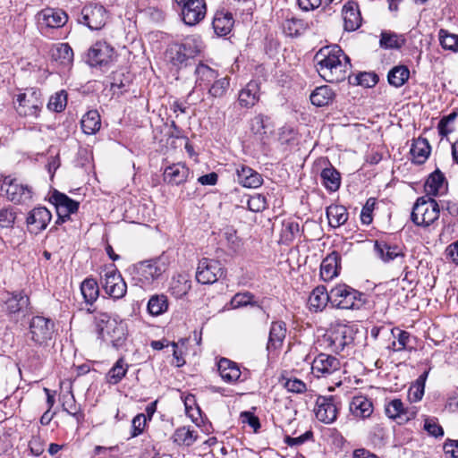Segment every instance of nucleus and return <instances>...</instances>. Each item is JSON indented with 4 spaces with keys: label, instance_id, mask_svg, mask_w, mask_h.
<instances>
[{
    "label": "nucleus",
    "instance_id": "obj_1",
    "mask_svg": "<svg viewBox=\"0 0 458 458\" xmlns=\"http://www.w3.org/2000/svg\"><path fill=\"white\" fill-rule=\"evenodd\" d=\"M314 61L319 76L331 83L344 81L352 67L349 56L337 45L320 48Z\"/></svg>",
    "mask_w": 458,
    "mask_h": 458
},
{
    "label": "nucleus",
    "instance_id": "obj_2",
    "mask_svg": "<svg viewBox=\"0 0 458 458\" xmlns=\"http://www.w3.org/2000/svg\"><path fill=\"white\" fill-rule=\"evenodd\" d=\"M166 269L167 264L159 258L134 264L127 271L135 285L148 288L162 276Z\"/></svg>",
    "mask_w": 458,
    "mask_h": 458
},
{
    "label": "nucleus",
    "instance_id": "obj_3",
    "mask_svg": "<svg viewBox=\"0 0 458 458\" xmlns=\"http://www.w3.org/2000/svg\"><path fill=\"white\" fill-rule=\"evenodd\" d=\"M353 342V330L347 325L331 326L318 340L319 347L334 352H340Z\"/></svg>",
    "mask_w": 458,
    "mask_h": 458
},
{
    "label": "nucleus",
    "instance_id": "obj_4",
    "mask_svg": "<svg viewBox=\"0 0 458 458\" xmlns=\"http://www.w3.org/2000/svg\"><path fill=\"white\" fill-rule=\"evenodd\" d=\"M98 336L107 344L119 348L126 340V327L123 321L112 318L107 314H101L98 318Z\"/></svg>",
    "mask_w": 458,
    "mask_h": 458
},
{
    "label": "nucleus",
    "instance_id": "obj_5",
    "mask_svg": "<svg viewBox=\"0 0 458 458\" xmlns=\"http://www.w3.org/2000/svg\"><path fill=\"white\" fill-rule=\"evenodd\" d=\"M362 294L347 284H337L330 290L331 305L337 309L354 310L362 305Z\"/></svg>",
    "mask_w": 458,
    "mask_h": 458
},
{
    "label": "nucleus",
    "instance_id": "obj_6",
    "mask_svg": "<svg viewBox=\"0 0 458 458\" xmlns=\"http://www.w3.org/2000/svg\"><path fill=\"white\" fill-rule=\"evenodd\" d=\"M40 90L30 89L16 96L14 106L20 115L38 117L43 106Z\"/></svg>",
    "mask_w": 458,
    "mask_h": 458
},
{
    "label": "nucleus",
    "instance_id": "obj_7",
    "mask_svg": "<svg viewBox=\"0 0 458 458\" xmlns=\"http://www.w3.org/2000/svg\"><path fill=\"white\" fill-rule=\"evenodd\" d=\"M439 212V206L435 199L420 198L412 208L411 220L417 225L427 227L438 219Z\"/></svg>",
    "mask_w": 458,
    "mask_h": 458
},
{
    "label": "nucleus",
    "instance_id": "obj_8",
    "mask_svg": "<svg viewBox=\"0 0 458 458\" xmlns=\"http://www.w3.org/2000/svg\"><path fill=\"white\" fill-rule=\"evenodd\" d=\"M55 324L50 318L35 316L30 322L29 335L36 345H46L53 337Z\"/></svg>",
    "mask_w": 458,
    "mask_h": 458
},
{
    "label": "nucleus",
    "instance_id": "obj_9",
    "mask_svg": "<svg viewBox=\"0 0 458 458\" xmlns=\"http://www.w3.org/2000/svg\"><path fill=\"white\" fill-rule=\"evenodd\" d=\"M181 11L183 22L189 26L199 23L206 16L205 0H174Z\"/></svg>",
    "mask_w": 458,
    "mask_h": 458
},
{
    "label": "nucleus",
    "instance_id": "obj_10",
    "mask_svg": "<svg viewBox=\"0 0 458 458\" xmlns=\"http://www.w3.org/2000/svg\"><path fill=\"white\" fill-rule=\"evenodd\" d=\"M199 49L196 45V40L193 38H187L182 44H174L166 51V56L169 62L181 68L187 64L190 58L194 57Z\"/></svg>",
    "mask_w": 458,
    "mask_h": 458
},
{
    "label": "nucleus",
    "instance_id": "obj_11",
    "mask_svg": "<svg viewBox=\"0 0 458 458\" xmlns=\"http://www.w3.org/2000/svg\"><path fill=\"white\" fill-rule=\"evenodd\" d=\"M101 284L105 293L114 300L122 299L127 293V284L114 266L106 269Z\"/></svg>",
    "mask_w": 458,
    "mask_h": 458
},
{
    "label": "nucleus",
    "instance_id": "obj_12",
    "mask_svg": "<svg viewBox=\"0 0 458 458\" xmlns=\"http://www.w3.org/2000/svg\"><path fill=\"white\" fill-rule=\"evenodd\" d=\"M224 275L222 264L216 260L208 258L201 259L196 269V280L202 284L216 283Z\"/></svg>",
    "mask_w": 458,
    "mask_h": 458
},
{
    "label": "nucleus",
    "instance_id": "obj_13",
    "mask_svg": "<svg viewBox=\"0 0 458 458\" xmlns=\"http://www.w3.org/2000/svg\"><path fill=\"white\" fill-rule=\"evenodd\" d=\"M1 190L5 192L7 199L13 203H25L32 199L31 188L10 176L4 178Z\"/></svg>",
    "mask_w": 458,
    "mask_h": 458
},
{
    "label": "nucleus",
    "instance_id": "obj_14",
    "mask_svg": "<svg viewBox=\"0 0 458 458\" xmlns=\"http://www.w3.org/2000/svg\"><path fill=\"white\" fill-rule=\"evenodd\" d=\"M107 17L106 10L103 5L90 4L82 8L79 21L92 30H98L105 26Z\"/></svg>",
    "mask_w": 458,
    "mask_h": 458
},
{
    "label": "nucleus",
    "instance_id": "obj_15",
    "mask_svg": "<svg viewBox=\"0 0 458 458\" xmlns=\"http://www.w3.org/2000/svg\"><path fill=\"white\" fill-rule=\"evenodd\" d=\"M50 201L55 205L57 220L56 224L60 225L70 219L71 214L76 213L79 208V202L72 199L64 193L55 191L51 197Z\"/></svg>",
    "mask_w": 458,
    "mask_h": 458
},
{
    "label": "nucleus",
    "instance_id": "obj_16",
    "mask_svg": "<svg viewBox=\"0 0 458 458\" xmlns=\"http://www.w3.org/2000/svg\"><path fill=\"white\" fill-rule=\"evenodd\" d=\"M340 360L329 354L320 353L312 361L311 372L317 377H327L340 371Z\"/></svg>",
    "mask_w": 458,
    "mask_h": 458
},
{
    "label": "nucleus",
    "instance_id": "obj_17",
    "mask_svg": "<svg viewBox=\"0 0 458 458\" xmlns=\"http://www.w3.org/2000/svg\"><path fill=\"white\" fill-rule=\"evenodd\" d=\"M338 408L332 396H318L316 401L314 413L318 420L331 424L337 419Z\"/></svg>",
    "mask_w": 458,
    "mask_h": 458
},
{
    "label": "nucleus",
    "instance_id": "obj_18",
    "mask_svg": "<svg viewBox=\"0 0 458 458\" xmlns=\"http://www.w3.org/2000/svg\"><path fill=\"white\" fill-rule=\"evenodd\" d=\"M37 18L41 29H58L68 21V15L64 11L50 7L41 10Z\"/></svg>",
    "mask_w": 458,
    "mask_h": 458
},
{
    "label": "nucleus",
    "instance_id": "obj_19",
    "mask_svg": "<svg viewBox=\"0 0 458 458\" xmlns=\"http://www.w3.org/2000/svg\"><path fill=\"white\" fill-rule=\"evenodd\" d=\"M114 48L106 41L96 42L89 50L88 63L90 66L107 64L113 59Z\"/></svg>",
    "mask_w": 458,
    "mask_h": 458
},
{
    "label": "nucleus",
    "instance_id": "obj_20",
    "mask_svg": "<svg viewBox=\"0 0 458 458\" xmlns=\"http://www.w3.org/2000/svg\"><path fill=\"white\" fill-rule=\"evenodd\" d=\"M349 411L352 417L358 420H365L374 413V404L370 398L363 394L352 396L349 403Z\"/></svg>",
    "mask_w": 458,
    "mask_h": 458
},
{
    "label": "nucleus",
    "instance_id": "obj_21",
    "mask_svg": "<svg viewBox=\"0 0 458 458\" xmlns=\"http://www.w3.org/2000/svg\"><path fill=\"white\" fill-rule=\"evenodd\" d=\"M52 215L50 211L44 208L38 207L33 208L28 215L26 223L29 231L31 233L38 234L47 228L51 221Z\"/></svg>",
    "mask_w": 458,
    "mask_h": 458
},
{
    "label": "nucleus",
    "instance_id": "obj_22",
    "mask_svg": "<svg viewBox=\"0 0 458 458\" xmlns=\"http://www.w3.org/2000/svg\"><path fill=\"white\" fill-rule=\"evenodd\" d=\"M274 126L270 123V119L264 114H257L250 121V129L256 138L267 144L273 133Z\"/></svg>",
    "mask_w": 458,
    "mask_h": 458
},
{
    "label": "nucleus",
    "instance_id": "obj_23",
    "mask_svg": "<svg viewBox=\"0 0 458 458\" xmlns=\"http://www.w3.org/2000/svg\"><path fill=\"white\" fill-rule=\"evenodd\" d=\"M341 268V257L337 251L329 253L321 262L320 276L325 282H328L336 277Z\"/></svg>",
    "mask_w": 458,
    "mask_h": 458
},
{
    "label": "nucleus",
    "instance_id": "obj_24",
    "mask_svg": "<svg viewBox=\"0 0 458 458\" xmlns=\"http://www.w3.org/2000/svg\"><path fill=\"white\" fill-rule=\"evenodd\" d=\"M191 174L189 167L184 163L179 162L168 165L163 174L164 181L168 184L180 185L185 182Z\"/></svg>",
    "mask_w": 458,
    "mask_h": 458
},
{
    "label": "nucleus",
    "instance_id": "obj_25",
    "mask_svg": "<svg viewBox=\"0 0 458 458\" xmlns=\"http://www.w3.org/2000/svg\"><path fill=\"white\" fill-rule=\"evenodd\" d=\"M237 182L245 188H259L263 183L261 174L251 167L240 165L236 168Z\"/></svg>",
    "mask_w": 458,
    "mask_h": 458
},
{
    "label": "nucleus",
    "instance_id": "obj_26",
    "mask_svg": "<svg viewBox=\"0 0 458 458\" xmlns=\"http://www.w3.org/2000/svg\"><path fill=\"white\" fill-rule=\"evenodd\" d=\"M195 89L205 90L212 84L215 80L219 77V73L216 70L211 67L199 64L195 69Z\"/></svg>",
    "mask_w": 458,
    "mask_h": 458
},
{
    "label": "nucleus",
    "instance_id": "obj_27",
    "mask_svg": "<svg viewBox=\"0 0 458 458\" xmlns=\"http://www.w3.org/2000/svg\"><path fill=\"white\" fill-rule=\"evenodd\" d=\"M343 19L344 30L354 31L361 25V16L358 5L353 2H348L343 8Z\"/></svg>",
    "mask_w": 458,
    "mask_h": 458
},
{
    "label": "nucleus",
    "instance_id": "obj_28",
    "mask_svg": "<svg viewBox=\"0 0 458 458\" xmlns=\"http://www.w3.org/2000/svg\"><path fill=\"white\" fill-rule=\"evenodd\" d=\"M328 302L331 303L330 292L323 285L316 287L308 300L309 309L314 312L322 311Z\"/></svg>",
    "mask_w": 458,
    "mask_h": 458
},
{
    "label": "nucleus",
    "instance_id": "obj_29",
    "mask_svg": "<svg viewBox=\"0 0 458 458\" xmlns=\"http://www.w3.org/2000/svg\"><path fill=\"white\" fill-rule=\"evenodd\" d=\"M259 100V85L256 81H250L239 92L238 101L241 106L250 108Z\"/></svg>",
    "mask_w": 458,
    "mask_h": 458
},
{
    "label": "nucleus",
    "instance_id": "obj_30",
    "mask_svg": "<svg viewBox=\"0 0 458 458\" xmlns=\"http://www.w3.org/2000/svg\"><path fill=\"white\" fill-rule=\"evenodd\" d=\"M217 369L221 378L228 384L237 382L241 377V370L236 363L225 358L218 361Z\"/></svg>",
    "mask_w": 458,
    "mask_h": 458
},
{
    "label": "nucleus",
    "instance_id": "obj_31",
    "mask_svg": "<svg viewBox=\"0 0 458 458\" xmlns=\"http://www.w3.org/2000/svg\"><path fill=\"white\" fill-rule=\"evenodd\" d=\"M374 249L377 256L384 262H389L396 258L404 257L403 250L396 245H389L384 241H376Z\"/></svg>",
    "mask_w": 458,
    "mask_h": 458
},
{
    "label": "nucleus",
    "instance_id": "obj_32",
    "mask_svg": "<svg viewBox=\"0 0 458 458\" xmlns=\"http://www.w3.org/2000/svg\"><path fill=\"white\" fill-rule=\"evenodd\" d=\"M191 288L190 276L186 274H178L172 277L169 292L175 298H182Z\"/></svg>",
    "mask_w": 458,
    "mask_h": 458
},
{
    "label": "nucleus",
    "instance_id": "obj_33",
    "mask_svg": "<svg viewBox=\"0 0 458 458\" xmlns=\"http://www.w3.org/2000/svg\"><path fill=\"white\" fill-rule=\"evenodd\" d=\"M286 335V326L283 321L273 322L269 331L267 350H276L283 344Z\"/></svg>",
    "mask_w": 458,
    "mask_h": 458
},
{
    "label": "nucleus",
    "instance_id": "obj_34",
    "mask_svg": "<svg viewBox=\"0 0 458 458\" xmlns=\"http://www.w3.org/2000/svg\"><path fill=\"white\" fill-rule=\"evenodd\" d=\"M412 162L424 164L430 154V146L426 139L419 138L413 141L410 150Z\"/></svg>",
    "mask_w": 458,
    "mask_h": 458
},
{
    "label": "nucleus",
    "instance_id": "obj_35",
    "mask_svg": "<svg viewBox=\"0 0 458 458\" xmlns=\"http://www.w3.org/2000/svg\"><path fill=\"white\" fill-rule=\"evenodd\" d=\"M4 302L8 314L14 315L23 311L29 306L30 299L24 292H19L13 293Z\"/></svg>",
    "mask_w": 458,
    "mask_h": 458
},
{
    "label": "nucleus",
    "instance_id": "obj_36",
    "mask_svg": "<svg viewBox=\"0 0 458 458\" xmlns=\"http://www.w3.org/2000/svg\"><path fill=\"white\" fill-rule=\"evenodd\" d=\"M445 178L439 170L433 172L426 181L425 191L428 195L442 194L445 191Z\"/></svg>",
    "mask_w": 458,
    "mask_h": 458
},
{
    "label": "nucleus",
    "instance_id": "obj_37",
    "mask_svg": "<svg viewBox=\"0 0 458 458\" xmlns=\"http://www.w3.org/2000/svg\"><path fill=\"white\" fill-rule=\"evenodd\" d=\"M51 56L63 66H69L73 62V51L67 43L55 45L51 50Z\"/></svg>",
    "mask_w": 458,
    "mask_h": 458
},
{
    "label": "nucleus",
    "instance_id": "obj_38",
    "mask_svg": "<svg viewBox=\"0 0 458 458\" xmlns=\"http://www.w3.org/2000/svg\"><path fill=\"white\" fill-rule=\"evenodd\" d=\"M233 18L231 13H216L213 20V28L218 36H225L230 33L233 26Z\"/></svg>",
    "mask_w": 458,
    "mask_h": 458
},
{
    "label": "nucleus",
    "instance_id": "obj_39",
    "mask_svg": "<svg viewBox=\"0 0 458 458\" xmlns=\"http://www.w3.org/2000/svg\"><path fill=\"white\" fill-rule=\"evenodd\" d=\"M327 217L329 225L337 228L343 225L347 220L349 214L346 208L342 205H331L327 208Z\"/></svg>",
    "mask_w": 458,
    "mask_h": 458
},
{
    "label": "nucleus",
    "instance_id": "obj_40",
    "mask_svg": "<svg viewBox=\"0 0 458 458\" xmlns=\"http://www.w3.org/2000/svg\"><path fill=\"white\" fill-rule=\"evenodd\" d=\"M81 129L88 135L95 134L101 127V119L97 110L87 112L81 121Z\"/></svg>",
    "mask_w": 458,
    "mask_h": 458
},
{
    "label": "nucleus",
    "instance_id": "obj_41",
    "mask_svg": "<svg viewBox=\"0 0 458 458\" xmlns=\"http://www.w3.org/2000/svg\"><path fill=\"white\" fill-rule=\"evenodd\" d=\"M322 184L330 191H336L341 185L340 173L332 165L326 167L321 172Z\"/></svg>",
    "mask_w": 458,
    "mask_h": 458
},
{
    "label": "nucleus",
    "instance_id": "obj_42",
    "mask_svg": "<svg viewBox=\"0 0 458 458\" xmlns=\"http://www.w3.org/2000/svg\"><path fill=\"white\" fill-rule=\"evenodd\" d=\"M335 98V92L328 86L318 87L310 95V101L314 106H325Z\"/></svg>",
    "mask_w": 458,
    "mask_h": 458
},
{
    "label": "nucleus",
    "instance_id": "obj_43",
    "mask_svg": "<svg viewBox=\"0 0 458 458\" xmlns=\"http://www.w3.org/2000/svg\"><path fill=\"white\" fill-rule=\"evenodd\" d=\"M81 292L85 302L92 305L99 296L98 282L93 278H86L81 284Z\"/></svg>",
    "mask_w": 458,
    "mask_h": 458
},
{
    "label": "nucleus",
    "instance_id": "obj_44",
    "mask_svg": "<svg viewBox=\"0 0 458 458\" xmlns=\"http://www.w3.org/2000/svg\"><path fill=\"white\" fill-rule=\"evenodd\" d=\"M198 438V435L194 430H191L189 427L178 428L173 437V441L179 445L191 446Z\"/></svg>",
    "mask_w": 458,
    "mask_h": 458
},
{
    "label": "nucleus",
    "instance_id": "obj_45",
    "mask_svg": "<svg viewBox=\"0 0 458 458\" xmlns=\"http://www.w3.org/2000/svg\"><path fill=\"white\" fill-rule=\"evenodd\" d=\"M128 369L129 366L125 360L123 358L119 359L106 376L107 383L112 385L118 384L125 377Z\"/></svg>",
    "mask_w": 458,
    "mask_h": 458
},
{
    "label": "nucleus",
    "instance_id": "obj_46",
    "mask_svg": "<svg viewBox=\"0 0 458 458\" xmlns=\"http://www.w3.org/2000/svg\"><path fill=\"white\" fill-rule=\"evenodd\" d=\"M409 77V69L404 65H398L389 71L387 80L392 86L400 88L408 81Z\"/></svg>",
    "mask_w": 458,
    "mask_h": 458
},
{
    "label": "nucleus",
    "instance_id": "obj_47",
    "mask_svg": "<svg viewBox=\"0 0 458 458\" xmlns=\"http://www.w3.org/2000/svg\"><path fill=\"white\" fill-rule=\"evenodd\" d=\"M168 309V300L164 294H155L148 302V310L152 316H159Z\"/></svg>",
    "mask_w": 458,
    "mask_h": 458
},
{
    "label": "nucleus",
    "instance_id": "obj_48",
    "mask_svg": "<svg viewBox=\"0 0 458 458\" xmlns=\"http://www.w3.org/2000/svg\"><path fill=\"white\" fill-rule=\"evenodd\" d=\"M438 40L440 46L453 53L458 52V35L449 32L447 30L440 29L438 31Z\"/></svg>",
    "mask_w": 458,
    "mask_h": 458
},
{
    "label": "nucleus",
    "instance_id": "obj_49",
    "mask_svg": "<svg viewBox=\"0 0 458 458\" xmlns=\"http://www.w3.org/2000/svg\"><path fill=\"white\" fill-rule=\"evenodd\" d=\"M402 36L391 31H383L380 36L379 46L385 49H398L404 44Z\"/></svg>",
    "mask_w": 458,
    "mask_h": 458
},
{
    "label": "nucleus",
    "instance_id": "obj_50",
    "mask_svg": "<svg viewBox=\"0 0 458 458\" xmlns=\"http://www.w3.org/2000/svg\"><path fill=\"white\" fill-rule=\"evenodd\" d=\"M429 370L424 371L410 386L409 398L412 402H419L422 399L425 391V384L428 378Z\"/></svg>",
    "mask_w": 458,
    "mask_h": 458
},
{
    "label": "nucleus",
    "instance_id": "obj_51",
    "mask_svg": "<svg viewBox=\"0 0 458 458\" xmlns=\"http://www.w3.org/2000/svg\"><path fill=\"white\" fill-rule=\"evenodd\" d=\"M307 30V23L297 18L286 19L283 23V30L285 35L296 37Z\"/></svg>",
    "mask_w": 458,
    "mask_h": 458
},
{
    "label": "nucleus",
    "instance_id": "obj_52",
    "mask_svg": "<svg viewBox=\"0 0 458 458\" xmlns=\"http://www.w3.org/2000/svg\"><path fill=\"white\" fill-rule=\"evenodd\" d=\"M230 86V78L217 77L208 89V93L212 98H222L225 95Z\"/></svg>",
    "mask_w": 458,
    "mask_h": 458
},
{
    "label": "nucleus",
    "instance_id": "obj_53",
    "mask_svg": "<svg viewBox=\"0 0 458 458\" xmlns=\"http://www.w3.org/2000/svg\"><path fill=\"white\" fill-rule=\"evenodd\" d=\"M66 104L67 94L64 90H61L50 97L49 101L47 103V108L51 111L58 113L65 108Z\"/></svg>",
    "mask_w": 458,
    "mask_h": 458
},
{
    "label": "nucleus",
    "instance_id": "obj_54",
    "mask_svg": "<svg viewBox=\"0 0 458 458\" xmlns=\"http://www.w3.org/2000/svg\"><path fill=\"white\" fill-rule=\"evenodd\" d=\"M299 232L300 226L298 223L291 221L285 222L283 224L280 241L284 243L290 242Z\"/></svg>",
    "mask_w": 458,
    "mask_h": 458
},
{
    "label": "nucleus",
    "instance_id": "obj_55",
    "mask_svg": "<svg viewBox=\"0 0 458 458\" xmlns=\"http://www.w3.org/2000/svg\"><path fill=\"white\" fill-rule=\"evenodd\" d=\"M386 414L390 419L402 418L405 414L403 403L400 399L390 401L385 408Z\"/></svg>",
    "mask_w": 458,
    "mask_h": 458
},
{
    "label": "nucleus",
    "instance_id": "obj_56",
    "mask_svg": "<svg viewBox=\"0 0 458 458\" xmlns=\"http://www.w3.org/2000/svg\"><path fill=\"white\" fill-rule=\"evenodd\" d=\"M248 208L252 212H261L267 207L266 197L261 194L250 196L247 201Z\"/></svg>",
    "mask_w": 458,
    "mask_h": 458
},
{
    "label": "nucleus",
    "instance_id": "obj_57",
    "mask_svg": "<svg viewBox=\"0 0 458 458\" xmlns=\"http://www.w3.org/2000/svg\"><path fill=\"white\" fill-rule=\"evenodd\" d=\"M147 425V416L143 413L136 415L131 421V437L142 434Z\"/></svg>",
    "mask_w": 458,
    "mask_h": 458
},
{
    "label": "nucleus",
    "instance_id": "obj_58",
    "mask_svg": "<svg viewBox=\"0 0 458 458\" xmlns=\"http://www.w3.org/2000/svg\"><path fill=\"white\" fill-rule=\"evenodd\" d=\"M397 335H394L396 340L393 341L390 348L394 352H401L404 350L410 339V334L406 331L396 329Z\"/></svg>",
    "mask_w": 458,
    "mask_h": 458
},
{
    "label": "nucleus",
    "instance_id": "obj_59",
    "mask_svg": "<svg viewBox=\"0 0 458 458\" xmlns=\"http://www.w3.org/2000/svg\"><path fill=\"white\" fill-rule=\"evenodd\" d=\"M376 205V200L373 198H369L365 205L363 206L361 212H360V220L363 225H370L373 216L372 212Z\"/></svg>",
    "mask_w": 458,
    "mask_h": 458
},
{
    "label": "nucleus",
    "instance_id": "obj_60",
    "mask_svg": "<svg viewBox=\"0 0 458 458\" xmlns=\"http://www.w3.org/2000/svg\"><path fill=\"white\" fill-rule=\"evenodd\" d=\"M253 295L248 292L236 293L231 300V306L233 309H238L248 304H251Z\"/></svg>",
    "mask_w": 458,
    "mask_h": 458
},
{
    "label": "nucleus",
    "instance_id": "obj_61",
    "mask_svg": "<svg viewBox=\"0 0 458 458\" xmlns=\"http://www.w3.org/2000/svg\"><path fill=\"white\" fill-rule=\"evenodd\" d=\"M15 213L11 208H3L0 210V227L10 228L15 221Z\"/></svg>",
    "mask_w": 458,
    "mask_h": 458
},
{
    "label": "nucleus",
    "instance_id": "obj_62",
    "mask_svg": "<svg viewBox=\"0 0 458 458\" xmlns=\"http://www.w3.org/2000/svg\"><path fill=\"white\" fill-rule=\"evenodd\" d=\"M296 137L295 131L290 126H284L280 129L278 133V140L281 144H292Z\"/></svg>",
    "mask_w": 458,
    "mask_h": 458
},
{
    "label": "nucleus",
    "instance_id": "obj_63",
    "mask_svg": "<svg viewBox=\"0 0 458 458\" xmlns=\"http://www.w3.org/2000/svg\"><path fill=\"white\" fill-rule=\"evenodd\" d=\"M284 387L292 393L301 394L307 389L306 384L298 378H288L284 382Z\"/></svg>",
    "mask_w": 458,
    "mask_h": 458
},
{
    "label": "nucleus",
    "instance_id": "obj_64",
    "mask_svg": "<svg viewBox=\"0 0 458 458\" xmlns=\"http://www.w3.org/2000/svg\"><path fill=\"white\" fill-rule=\"evenodd\" d=\"M29 447L33 455L39 456L45 450V441L39 436H33L29 442Z\"/></svg>",
    "mask_w": 458,
    "mask_h": 458
}]
</instances>
